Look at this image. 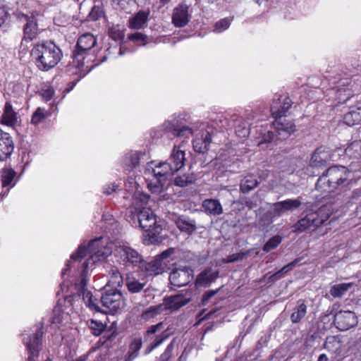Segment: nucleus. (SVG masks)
Returning a JSON list of instances; mask_svg holds the SVG:
<instances>
[{"label": "nucleus", "instance_id": "f257e3e1", "mask_svg": "<svg viewBox=\"0 0 361 361\" xmlns=\"http://www.w3.org/2000/svg\"><path fill=\"white\" fill-rule=\"evenodd\" d=\"M164 131L173 137H185L189 138L190 135L195 136L193 148L196 152L204 153L208 149L212 142L210 132L207 125L202 122H195L190 126L182 123L179 117L172 116L165 121L162 125Z\"/></svg>", "mask_w": 361, "mask_h": 361}, {"label": "nucleus", "instance_id": "f03ea898", "mask_svg": "<svg viewBox=\"0 0 361 361\" xmlns=\"http://www.w3.org/2000/svg\"><path fill=\"white\" fill-rule=\"evenodd\" d=\"M36 66L42 71L54 68L62 57V51L54 42L43 41L36 44L31 50Z\"/></svg>", "mask_w": 361, "mask_h": 361}, {"label": "nucleus", "instance_id": "7ed1b4c3", "mask_svg": "<svg viewBox=\"0 0 361 361\" xmlns=\"http://www.w3.org/2000/svg\"><path fill=\"white\" fill-rule=\"evenodd\" d=\"M350 171L343 166L329 167L318 178L315 188L322 192H332L349 185Z\"/></svg>", "mask_w": 361, "mask_h": 361}, {"label": "nucleus", "instance_id": "20e7f679", "mask_svg": "<svg viewBox=\"0 0 361 361\" xmlns=\"http://www.w3.org/2000/svg\"><path fill=\"white\" fill-rule=\"evenodd\" d=\"M111 252V248L103 245L102 238H99L92 240L87 247L80 245L77 252L71 255V258L72 260L76 261L83 258L88 253L90 256L83 263L85 267H90L106 259Z\"/></svg>", "mask_w": 361, "mask_h": 361}, {"label": "nucleus", "instance_id": "39448f33", "mask_svg": "<svg viewBox=\"0 0 361 361\" xmlns=\"http://www.w3.org/2000/svg\"><path fill=\"white\" fill-rule=\"evenodd\" d=\"M326 212L325 206L317 211L306 214L293 226V231L302 233L307 230H315L329 219L330 214Z\"/></svg>", "mask_w": 361, "mask_h": 361}, {"label": "nucleus", "instance_id": "423d86ee", "mask_svg": "<svg viewBox=\"0 0 361 361\" xmlns=\"http://www.w3.org/2000/svg\"><path fill=\"white\" fill-rule=\"evenodd\" d=\"M173 174L171 169H169L165 166L164 162H160L159 164H155L154 161L148 163L145 171V175L147 179H150L151 177L156 179V182L153 183L152 179L150 183H148L150 190L154 193L161 192L166 177Z\"/></svg>", "mask_w": 361, "mask_h": 361}, {"label": "nucleus", "instance_id": "0eeeda50", "mask_svg": "<svg viewBox=\"0 0 361 361\" xmlns=\"http://www.w3.org/2000/svg\"><path fill=\"white\" fill-rule=\"evenodd\" d=\"M97 43L94 36L91 33H85L78 39L75 49L73 52V63L78 68L83 67L88 61L85 59L89 56V51Z\"/></svg>", "mask_w": 361, "mask_h": 361}, {"label": "nucleus", "instance_id": "6e6552de", "mask_svg": "<svg viewBox=\"0 0 361 361\" xmlns=\"http://www.w3.org/2000/svg\"><path fill=\"white\" fill-rule=\"evenodd\" d=\"M99 302L106 309V310H102L105 313L114 314L124 307L123 295L121 291L116 289H111L104 293Z\"/></svg>", "mask_w": 361, "mask_h": 361}, {"label": "nucleus", "instance_id": "1a4fd4ad", "mask_svg": "<svg viewBox=\"0 0 361 361\" xmlns=\"http://www.w3.org/2000/svg\"><path fill=\"white\" fill-rule=\"evenodd\" d=\"M116 252L120 262L123 265L135 267L143 262L142 255L128 244L118 246Z\"/></svg>", "mask_w": 361, "mask_h": 361}, {"label": "nucleus", "instance_id": "9d476101", "mask_svg": "<svg viewBox=\"0 0 361 361\" xmlns=\"http://www.w3.org/2000/svg\"><path fill=\"white\" fill-rule=\"evenodd\" d=\"M192 300V291L186 290L180 293L164 298L163 302V310H167L174 312L180 307L186 305Z\"/></svg>", "mask_w": 361, "mask_h": 361}, {"label": "nucleus", "instance_id": "9b49d317", "mask_svg": "<svg viewBox=\"0 0 361 361\" xmlns=\"http://www.w3.org/2000/svg\"><path fill=\"white\" fill-rule=\"evenodd\" d=\"M42 329L43 326L42 325L32 334H23V341L29 353V355L39 357V353L42 346V336L44 334Z\"/></svg>", "mask_w": 361, "mask_h": 361}, {"label": "nucleus", "instance_id": "f8f14e48", "mask_svg": "<svg viewBox=\"0 0 361 361\" xmlns=\"http://www.w3.org/2000/svg\"><path fill=\"white\" fill-rule=\"evenodd\" d=\"M357 317L350 310H340L334 315V323L341 331H347L357 324Z\"/></svg>", "mask_w": 361, "mask_h": 361}, {"label": "nucleus", "instance_id": "ddd939ff", "mask_svg": "<svg viewBox=\"0 0 361 361\" xmlns=\"http://www.w3.org/2000/svg\"><path fill=\"white\" fill-rule=\"evenodd\" d=\"M329 94L335 96L334 99L337 101L335 106L348 101L353 95L350 79L343 78L340 80L336 87L330 90Z\"/></svg>", "mask_w": 361, "mask_h": 361}, {"label": "nucleus", "instance_id": "4468645a", "mask_svg": "<svg viewBox=\"0 0 361 361\" xmlns=\"http://www.w3.org/2000/svg\"><path fill=\"white\" fill-rule=\"evenodd\" d=\"M193 279V270L188 267L173 269L169 276L171 285L182 287L188 285Z\"/></svg>", "mask_w": 361, "mask_h": 361}, {"label": "nucleus", "instance_id": "2eb2a0df", "mask_svg": "<svg viewBox=\"0 0 361 361\" xmlns=\"http://www.w3.org/2000/svg\"><path fill=\"white\" fill-rule=\"evenodd\" d=\"M181 146H174L169 159L164 161V165L166 168L175 173L176 172L182 169L185 166V151L181 149Z\"/></svg>", "mask_w": 361, "mask_h": 361}, {"label": "nucleus", "instance_id": "dca6fc26", "mask_svg": "<svg viewBox=\"0 0 361 361\" xmlns=\"http://www.w3.org/2000/svg\"><path fill=\"white\" fill-rule=\"evenodd\" d=\"M292 100L286 95H281L274 99L271 106V115L274 118H286L288 111L292 106Z\"/></svg>", "mask_w": 361, "mask_h": 361}, {"label": "nucleus", "instance_id": "f3484780", "mask_svg": "<svg viewBox=\"0 0 361 361\" xmlns=\"http://www.w3.org/2000/svg\"><path fill=\"white\" fill-rule=\"evenodd\" d=\"M20 19L25 22L23 27V39L26 41H32L36 39L40 32V30L38 27L37 20L35 16L23 14Z\"/></svg>", "mask_w": 361, "mask_h": 361}, {"label": "nucleus", "instance_id": "a211bd4d", "mask_svg": "<svg viewBox=\"0 0 361 361\" xmlns=\"http://www.w3.org/2000/svg\"><path fill=\"white\" fill-rule=\"evenodd\" d=\"M299 199H287L286 200L275 202L272 204L274 216L280 217L287 212L293 211L301 205Z\"/></svg>", "mask_w": 361, "mask_h": 361}, {"label": "nucleus", "instance_id": "6ab92c4d", "mask_svg": "<svg viewBox=\"0 0 361 361\" xmlns=\"http://www.w3.org/2000/svg\"><path fill=\"white\" fill-rule=\"evenodd\" d=\"M279 138L281 140L288 137L295 130V126L292 121L286 118H274L273 123Z\"/></svg>", "mask_w": 361, "mask_h": 361}, {"label": "nucleus", "instance_id": "aec40b11", "mask_svg": "<svg viewBox=\"0 0 361 361\" xmlns=\"http://www.w3.org/2000/svg\"><path fill=\"white\" fill-rule=\"evenodd\" d=\"M145 156V154L142 152L131 151L126 153L122 161L124 171L127 173H130L134 169H136Z\"/></svg>", "mask_w": 361, "mask_h": 361}, {"label": "nucleus", "instance_id": "412c9836", "mask_svg": "<svg viewBox=\"0 0 361 361\" xmlns=\"http://www.w3.org/2000/svg\"><path fill=\"white\" fill-rule=\"evenodd\" d=\"M147 281L145 279H137L133 273L127 274L126 278V286L128 290L133 294L141 293L144 290L146 294L148 288H145Z\"/></svg>", "mask_w": 361, "mask_h": 361}, {"label": "nucleus", "instance_id": "4be33fe9", "mask_svg": "<svg viewBox=\"0 0 361 361\" xmlns=\"http://www.w3.org/2000/svg\"><path fill=\"white\" fill-rule=\"evenodd\" d=\"M188 6L186 4H179L173 9L172 14V23L176 27H185L190 21Z\"/></svg>", "mask_w": 361, "mask_h": 361}, {"label": "nucleus", "instance_id": "5701e85b", "mask_svg": "<svg viewBox=\"0 0 361 361\" xmlns=\"http://www.w3.org/2000/svg\"><path fill=\"white\" fill-rule=\"evenodd\" d=\"M14 149V143L11 136L0 129V160L6 159Z\"/></svg>", "mask_w": 361, "mask_h": 361}, {"label": "nucleus", "instance_id": "b1692460", "mask_svg": "<svg viewBox=\"0 0 361 361\" xmlns=\"http://www.w3.org/2000/svg\"><path fill=\"white\" fill-rule=\"evenodd\" d=\"M329 159V151L324 147H318L312 154L310 161V166L315 168L325 166Z\"/></svg>", "mask_w": 361, "mask_h": 361}, {"label": "nucleus", "instance_id": "393cba45", "mask_svg": "<svg viewBox=\"0 0 361 361\" xmlns=\"http://www.w3.org/2000/svg\"><path fill=\"white\" fill-rule=\"evenodd\" d=\"M218 276V271H213L211 269H206L197 275L195 284L197 286H209L216 281Z\"/></svg>", "mask_w": 361, "mask_h": 361}, {"label": "nucleus", "instance_id": "a878e982", "mask_svg": "<svg viewBox=\"0 0 361 361\" xmlns=\"http://www.w3.org/2000/svg\"><path fill=\"white\" fill-rule=\"evenodd\" d=\"M343 120L344 123L349 126L361 124V102L350 108V110L345 114Z\"/></svg>", "mask_w": 361, "mask_h": 361}, {"label": "nucleus", "instance_id": "bb28decb", "mask_svg": "<svg viewBox=\"0 0 361 361\" xmlns=\"http://www.w3.org/2000/svg\"><path fill=\"white\" fill-rule=\"evenodd\" d=\"M141 264L142 267H145V271L147 276H154L163 273L166 266L165 262H162L160 259L157 258L150 262L145 263L143 262Z\"/></svg>", "mask_w": 361, "mask_h": 361}, {"label": "nucleus", "instance_id": "cd10ccee", "mask_svg": "<svg viewBox=\"0 0 361 361\" xmlns=\"http://www.w3.org/2000/svg\"><path fill=\"white\" fill-rule=\"evenodd\" d=\"M139 226L145 232L148 233L149 238H154L157 233H159L161 228L157 224L156 216L154 213L152 216H149L147 219H144L143 222Z\"/></svg>", "mask_w": 361, "mask_h": 361}, {"label": "nucleus", "instance_id": "c85d7f7f", "mask_svg": "<svg viewBox=\"0 0 361 361\" xmlns=\"http://www.w3.org/2000/svg\"><path fill=\"white\" fill-rule=\"evenodd\" d=\"M153 212L150 208H144L141 210H128V218L132 221L133 225L139 226L143 222L144 219H147L149 216H152Z\"/></svg>", "mask_w": 361, "mask_h": 361}, {"label": "nucleus", "instance_id": "c756f323", "mask_svg": "<svg viewBox=\"0 0 361 361\" xmlns=\"http://www.w3.org/2000/svg\"><path fill=\"white\" fill-rule=\"evenodd\" d=\"M149 201V195L140 191H136L134 194L132 206L128 210H141L147 207Z\"/></svg>", "mask_w": 361, "mask_h": 361}, {"label": "nucleus", "instance_id": "7c9ffc66", "mask_svg": "<svg viewBox=\"0 0 361 361\" xmlns=\"http://www.w3.org/2000/svg\"><path fill=\"white\" fill-rule=\"evenodd\" d=\"M307 307L302 300H299L293 308L290 319L293 324L299 323L306 315Z\"/></svg>", "mask_w": 361, "mask_h": 361}, {"label": "nucleus", "instance_id": "2f4dec72", "mask_svg": "<svg viewBox=\"0 0 361 361\" xmlns=\"http://www.w3.org/2000/svg\"><path fill=\"white\" fill-rule=\"evenodd\" d=\"M204 211L214 216H219L223 213V208L220 202L216 199H206L202 202Z\"/></svg>", "mask_w": 361, "mask_h": 361}, {"label": "nucleus", "instance_id": "473e14b6", "mask_svg": "<svg viewBox=\"0 0 361 361\" xmlns=\"http://www.w3.org/2000/svg\"><path fill=\"white\" fill-rule=\"evenodd\" d=\"M176 224L181 231L188 234L192 233L197 229L195 221L184 216L178 217Z\"/></svg>", "mask_w": 361, "mask_h": 361}, {"label": "nucleus", "instance_id": "72a5a7b5", "mask_svg": "<svg viewBox=\"0 0 361 361\" xmlns=\"http://www.w3.org/2000/svg\"><path fill=\"white\" fill-rule=\"evenodd\" d=\"M149 12L140 11L128 20V27L131 29H140L147 23Z\"/></svg>", "mask_w": 361, "mask_h": 361}, {"label": "nucleus", "instance_id": "f704fd0d", "mask_svg": "<svg viewBox=\"0 0 361 361\" xmlns=\"http://www.w3.org/2000/svg\"><path fill=\"white\" fill-rule=\"evenodd\" d=\"M259 185L255 176L253 174H248L241 180L240 183V190L243 193H248L253 189H255Z\"/></svg>", "mask_w": 361, "mask_h": 361}, {"label": "nucleus", "instance_id": "c9c22d12", "mask_svg": "<svg viewBox=\"0 0 361 361\" xmlns=\"http://www.w3.org/2000/svg\"><path fill=\"white\" fill-rule=\"evenodd\" d=\"M16 121V113L13 111L11 104L9 102H6L2 115V122L7 126H13Z\"/></svg>", "mask_w": 361, "mask_h": 361}, {"label": "nucleus", "instance_id": "e433bc0d", "mask_svg": "<svg viewBox=\"0 0 361 361\" xmlns=\"http://www.w3.org/2000/svg\"><path fill=\"white\" fill-rule=\"evenodd\" d=\"M352 283L335 284L331 287L329 293L334 298H341L352 288Z\"/></svg>", "mask_w": 361, "mask_h": 361}, {"label": "nucleus", "instance_id": "4c0bfd02", "mask_svg": "<svg viewBox=\"0 0 361 361\" xmlns=\"http://www.w3.org/2000/svg\"><path fill=\"white\" fill-rule=\"evenodd\" d=\"M82 296V299L86 304L87 307H88L90 310H94L96 312H102V310L99 305V302L97 299H96L92 295V292L90 290L83 291L82 293L80 294Z\"/></svg>", "mask_w": 361, "mask_h": 361}, {"label": "nucleus", "instance_id": "58836bf2", "mask_svg": "<svg viewBox=\"0 0 361 361\" xmlns=\"http://www.w3.org/2000/svg\"><path fill=\"white\" fill-rule=\"evenodd\" d=\"M345 153L350 158H361V141L355 140L351 142L345 149Z\"/></svg>", "mask_w": 361, "mask_h": 361}, {"label": "nucleus", "instance_id": "ea45409f", "mask_svg": "<svg viewBox=\"0 0 361 361\" xmlns=\"http://www.w3.org/2000/svg\"><path fill=\"white\" fill-rule=\"evenodd\" d=\"M249 123L243 118H239L235 123V133L240 137H245L250 134Z\"/></svg>", "mask_w": 361, "mask_h": 361}, {"label": "nucleus", "instance_id": "a19ab883", "mask_svg": "<svg viewBox=\"0 0 361 361\" xmlns=\"http://www.w3.org/2000/svg\"><path fill=\"white\" fill-rule=\"evenodd\" d=\"M89 267H85L84 263L82 265L81 275L79 281L76 283L75 287L78 290V293L80 295L83 291H87L85 288L87 283V270Z\"/></svg>", "mask_w": 361, "mask_h": 361}, {"label": "nucleus", "instance_id": "79ce46f5", "mask_svg": "<svg viewBox=\"0 0 361 361\" xmlns=\"http://www.w3.org/2000/svg\"><path fill=\"white\" fill-rule=\"evenodd\" d=\"M163 305H158L151 306L141 314V319L145 321L149 320L163 312Z\"/></svg>", "mask_w": 361, "mask_h": 361}, {"label": "nucleus", "instance_id": "37998d69", "mask_svg": "<svg viewBox=\"0 0 361 361\" xmlns=\"http://www.w3.org/2000/svg\"><path fill=\"white\" fill-rule=\"evenodd\" d=\"M299 259H296L294 261L291 262L290 263L285 265L283 267H282L280 270H279L275 274L271 275L269 277V280L270 281H276L283 276V275L288 272L290 270H291L293 267H295L297 263L298 262Z\"/></svg>", "mask_w": 361, "mask_h": 361}, {"label": "nucleus", "instance_id": "c03bdc74", "mask_svg": "<svg viewBox=\"0 0 361 361\" xmlns=\"http://www.w3.org/2000/svg\"><path fill=\"white\" fill-rule=\"evenodd\" d=\"M49 116V114L44 108L38 107L32 116L31 123L37 126Z\"/></svg>", "mask_w": 361, "mask_h": 361}, {"label": "nucleus", "instance_id": "a18cd8bd", "mask_svg": "<svg viewBox=\"0 0 361 361\" xmlns=\"http://www.w3.org/2000/svg\"><path fill=\"white\" fill-rule=\"evenodd\" d=\"M16 175V171L12 169H3L1 171V182L2 186H8L13 180Z\"/></svg>", "mask_w": 361, "mask_h": 361}, {"label": "nucleus", "instance_id": "49530a36", "mask_svg": "<svg viewBox=\"0 0 361 361\" xmlns=\"http://www.w3.org/2000/svg\"><path fill=\"white\" fill-rule=\"evenodd\" d=\"M281 242V238L279 235H274L263 246V251L269 252L275 249Z\"/></svg>", "mask_w": 361, "mask_h": 361}, {"label": "nucleus", "instance_id": "de8ad7c7", "mask_svg": "<svg viewBox=\"0 0 361 361\" xmlns=\"http://www.w3.org/2000/svg\"><path fill=\"white\" fill-rule=\"evenodd\" d=\"M89 327L95 336H99L104 330V325L97 320L91 319L88 323Z\"/></svg>", "mask_w": 361, "mask_h": 361}, {"label": "nucleus", "instance_id": "09e8293b", "mask_svg": "<svg viewBox=\"0 0 361 361\" xmlns=\"http://www.w3.org/2000/svg\"><path fill=\"white\" fill-rule=\"evenodd\" d=\"M231 20L229 18H224L215 23L214 31L220 33L227 30L231 25Z\"/></svg>", "mask_w": 361, "mask_h": 361}, {"label": "nucleus", "instance_id": "8fccbe9b", "mask_svg": "<svg viewBox=\"0 0 361 361\" xmlns=\"http://www.w3.org/2000/svg\"><path fill=\"white\" fill-rule=\"evenodd\" d=\"M175 347L174 339L167 345L164 352L160 356V361H169L172 356L173 351Z\"/></svg>", "mask_w": 361, "mask_h": 361}, {"label": "nucleus", "instance_id": "3c124183", "mask_svg": "<svg viewBox=\"0 0 361 361\" xmlns=\"http://www.w3.org/2000/svg\"><path fill=\"white\" fill-rule=\"evenodd\" d=\"M175 185L180 187H185L188 184L192 183L193 182V178L183 175L182 176H178L174 180Z\"/></svg>", "mask_w": 361, "mask_h": 361}, {"label": "nucleus", "instance_id": "603ef678", "mask_svg": "<svg viewBox=\"0 0 361 361\" xmlns=\"http://www.w3.org/2000/svg\"><path fill=\"white\" fill-rule=\"evenodd\" d=\"M109 34L110 37L116 42L121 40L124 37L123 31L117 27H113L110 28L109 30Z\"/></svg>", "mask_w": 361, "mask_h": 361}, {"label": "nucleus", "instance_id": "864d4df0", "mask_svg": "<svg viewBox=\"0 0 361 361\" xmlns=\"http://www.w3.org/2000/svg\"><path fill=\"white\" fill-rule=\"evenodd\" d=\"M109 274L113 283L120 285L123 283V277L117 268H111L109 271Z\"/></svg>", "mask_w": 361, "mask_h": 361}, {"label": "nucleus", "instance_id": "5fc2aeb1", "mask_svg": "<svg viewBox=\"0 0 361 361\" xmlns=\"http://www.w3.org/2000/svg\"><path fill=\"white\" fill-rule=\"evenodd\" d=\"M164 327V323L163 322H159L158 324L155 325H152L148 328V329L146 331L145 334V339L147 340L148 337L157 333V331H161Z\"/></svg>", "mask_w": 361, "mask_h": 361}, {"label": "nucleus", "instance_id": "6e6d98bb", "mask_svg": "<svg viewBox=\"0 0 361 361\" xmlns=\"http://www.w3.org/2000/svg\"><path fill=\"white\" fill-rule=\"evenodd\" d=\"M103 15V11L99 6H94L89 14L91 20L95 21L100 18Z\"/></svg>", "mask_w": 361, "mask_h": 361}, {"label": "nucleus", "instance_id": "4d7b16f0", "mask_svg": "<svg viewBox=\"0 0 361 361\" xmlns=\"http://www.w3.org/2000/svg\"><path fill=\"white\" fill-rule=\"evenodd\" d=\"M168 338L169 334L166 331H163L161 334L156 336L155 339L151 344L156 348Z\"/></svg>", "mask_w": 361, "mask_h": 361}, {"label": "nucleus", "instance_id": "13d9d810", "mask_svg": "<svg viewBox=\"0 0 361 361\" xmlns=\"http://www.w3.org/2000/svg\"><path fill=\"white\" fill-rule=\"evenodd\" d=\"M274 134L271 131H267L262 135L261 140L258 142V145H262L265 143H269L274 140Z\"/></svg>", "mask_w": 361, "mask_h": 361}, {"label": "nucleus", "instance_id": "bf43d9fd", "mask_svg": "<svg viewBox=\"0 0 361 361\" xmlns=\"http://www.w3.org/2000/svg\"><path fill=\"white\" fill-rule=\"evenodd\" d=\"M128 39L133 42H142L146 40L147 36L141 32H135L130 35Z\"/></svg>", "mask_w": 361, "mask_h": 361}, {"label": "nucleus", "instance_id": "052dcab7", "mask_svg": "<svg viewBox=\"0 0 361 361\" xmlns=\"http://www.w3.org/2000/svg\"><path fill=\"white\" fill-rule=\"evenodd\" d=\"M142 342L141 338H135L133 340V341L130 343L129 347V350L139 353V350L142 348Z\"/></svg>", "mask_w": 361, "mask_h": 361}, {"label": "nucleus", "instance_id": "680f3d73", "mask_svg": "<svg viewBox=\"0 0 361 361\" xmlns=\"http://www.w3.org/2000/svg\"><path fill=\"white\" fill-rule=\"evenodd\" d=\"M219 289H216V290H209V291H207L204 293L203 296H202V305H205L206 303L213 297L216 294H217V293L219 292Z\"/></svg>", "mask_w": 361, "mask_h": 361}, {"label": "nucleus", "instance_id": "e2e57ef3", "mask_svg": "<svg viewBox=\"0 0 361 361\" xmlns=\"http://www.w3.org/2000/svg\"><path fill=\"white\" fill-rule=\"evenodd\" d=\"M53 313H54V317L52 318V323H56V324H59L61 322V307L59 306V305H57L54 310H53Z\"/></svg>", "mask_w": 361, "mask_h": 361}, {"label": "nucleus", "instance_id": "0e129e2a", "mask_svg": "<svg viewBox=\"0 0 361 361\" xmlns=\"http://www.w3.org/2000/svg\"><path fill=\"white\" fill-rule=\"evenodd\" d=\"M244 257H245V254L243 252L235 253V254L228 256L227 259H226V262L230 263V262L240 261V260H242Z\"/></svg>", "mask_w": 361, "mask_h": 361}, {"label": "nucleus", "instance_id": "69168bd1", "mask_svg": "<svg viewBox=\"0 0 361 361\" xmlns=\"http://www.w3.org/2000/svg\"><path fill=\"white\" fill-rule=\"evenodd\" d=\"M175 252V249L173 247H170L164 251H163L157 258L160 259V260L164 262V260L167 259L172 254Z\"/></svg>", "mask_w": 361, "mask_h": 361}, {"label": "nucleus", "instance_id": "338daca9", "mask_svg": "<svg viewBox=\"0 0 361 361\" xmlns=\"http://www.w3.org/2000/svg\"><path fill=\"white\" fill-rule=\"evenodd\" d=\"M118 187V185L114 183L108 184L104 188V193L106 195H111L113 192L116 191Z\"/></svg>", "mask_w": 361, "mask_h": 361}, {"label": "nucleus", "instance_id": "774afa93", "mask_svg": "<svg viewBox=\"0 0 361 361\" xmlns=\"http://www.w3.org/2000/svg\"><path fill=\"white\" fill-rule=\"evenodd\" d=\"M42 96L46 101H49L54 96V90L51 88L42 90Z\"/></svg>", "mask_w": 361, "mask_h": 361}]
</instances>
